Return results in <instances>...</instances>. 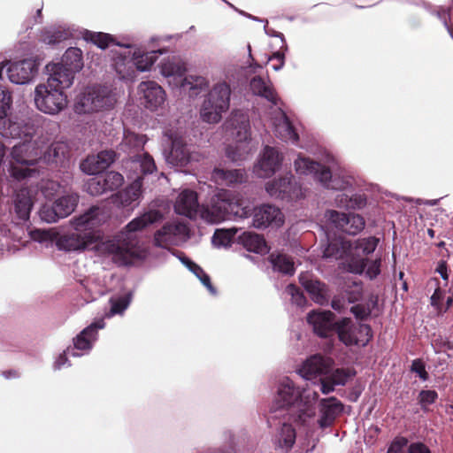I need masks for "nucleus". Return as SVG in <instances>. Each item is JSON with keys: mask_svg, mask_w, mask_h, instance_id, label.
<instances>
[{"mask_svg": "<svg viewBox=\"0 0 453 453\" xmlns=\"http://www.w3.org/2000/svg\"><path fill=\"white\" fill-rule=\"evenodd\" d=\"M421 8L426 10L431 15L436 16L441 21L449 36L453 40V27L449 24L446 18V14L441 12V10L435 11L434 5L432 3L426 0H424Z\"/></svg>", "mask_w": 453, "mask_h": 453, "instance_id": "603ef678", "label": "nucleus"}, {"mask_svg": "<svg viewBox=\"0 0 453 453\" xmlns=\"http://www.w3.org/2000/svg\"><path fill=\"white\" fill-rule=\"evenodd\" d=\"M291 179L292 175L287 174L282 178L269 181L265 185V190L272 197L297 198L298 195L296 194V188H294Z\"/></svg>", "mask_w": 453, "mask_h": 453, "instance_id": "bb28decb", "label": "nucleus"}, {"mask_svg": "<svg viewBox=\"0 0 453 453\" xmlns=\"http://www.w3.org/2000/svg\"><path fill=\"white\" fill-rule=\"evenodd\" d=\"M128 50H110L111 66L115 70L119 79L125 82L133 83L136 81L140 73L150 71L157 62L159 56L167 54V47L144 51L142 49L133 47Z\"/></svg>", "mask_w": 453, "mask_h": 453, "instance_id": "39448f33", "label": "nucleus"}, {"mask_svg": "<svg viewBox=\"0 0 453 453\" xmlns=\"http://www.w3.org/2000/svg\"><path fill=\"white\" fill-rule=\"evenodd\" d=\"M118 103V95L106 85L88 86L79 92L73 104V113H100L112 111Z\"/></svg>", "mask_w": 453, "mask_h": 453, "instance_id": "423d86ee", "label": "nucleus"}, {"mask_svg": "<svg viewBox=\"0 0 453 453\" xmlns=\"http://www.w3.org/2000/svg\"><path fill=\"white\" fill-rule=\"evenodd\" d=\"M244 117L245 115H234L226 126L227 134L234 139L226 149V156L234 162L247 159L256 149L250 139L249 121Z\"/></svg>", "mask_w": 453, "mask_h": 453, "instance_id": "1a4fd4ad", "label": "nucleus"}, {"mask_svg": "<svg viewBox=\"0 0 453 453\" xmlns=\"http://www.w3.org/2000/svg\"><path fill=\"white\" fill-rule=\"evenodd\" d=\"M131 302V295H126L121 296H114L110 299L111 309L109 312H107L104 317L111 318L117 314H123V312L127 309Z\"/></svg>", "mask_w": 453, "mask_h": 453, "instance_id": "c03bdc74", "label": "nucleus"}, {"mask_svg": "<svg viewBox=\"0 0 453 453\" xmlns=\"http://www.w3.org/2000/svg\"><path fill=\"white\" fill-rule=\"evenodd\" d=\"M12 91L0 84V113H12Z\"/></svg>", "mask_w": 453, "mask_h": 453, "instance_id": "8fccbe9b", "label": "nucleus"}, {"mask_svg": "<svg viewBox=\"0 0 453 453\" xmlns=\"http://www.w3.org/2000/svg\"><path fill=\"white\" fill-rule=\"evenodd\" d=\"M102 176L104 180L107 191L117 189L124 182L123 176L117 172H113V171L108 172L104 175H102Z\"/></svg>", "mask_w": 453, "mask_h": 453, "instance_id": "864d4df0", "label": "nucleus"}, {"mask_svg": "<svg viewBox=\"0 0 453 453\" xmlns=\"http://www.w3.org/2000/svg\"><path fill=\"white\" fill-rule=\"evenodd\" d=\"M79 203V196L75 193L68 194L56 199L53 205L44 204L39 211L42 220L47 223L57 222L71 215Z\"/></svg>", "mask_w": 453, "mask_h": 453, "instance_id": "2eb2a0df", "label": "nucleus"}, {"mask_svg": "<svg viewBox=\"0 0 453 453\" xmlns=\"http://www.w3.org/2000/svg\"><path fill=\"white\" fill-rule=\"evenodd\" d=\"M65 88L57 81H50L48 76L46 83H40L35 88L34 102L36 109L41 113H61L69 104L67 95L63 91Z\"/></svg>", "mask_w": 453, "mask_h": 453, "instance_id": "9d476101", "label": "nucleus"}, {"mask_svg": "<svg viewBox=\"0 0 453 453\" xmlns=\"http://www.w3.org/2000/svg\"><path fill=\"white\" fill-rule=\"evenodd\" d=\"M0 134L4 137H21L19 126L15 122H12L8 115H0Z\"/></svg>", "mask_w": 453, "mask_h": 453, "instance_id": "a18cd8bd", "label": "nucleus"}, {"mask_svg": "<svg viewBox=\"0 0 453 453\" xmlns=\"http://www.w3.org/2000/svg\"><path fill=\"white\" fill-rule=\"evenodd\" d=\"M334 314L330 311H313L307 316V321L320 337H326L334 328Z\"/></svg>", "mask_w": 453, "mask_h": 453, "instance_id": "a878e982", "label": "nucleus"}, {"mask_svg": "<svg viewBox=\"0 0 453 453\" xmlns=\"http://www.w3.org/2000/svg\"><path fill=\"white\" fill-rule=\"evenodd\" d=\"M42 62V58L38 55L8 62L6 68L8 80L16 85L29 84L38 74Z\"/></svg>", "mask_w": 453, "mask_h": 453, "instance_id": "f8f14e48", "label": "nucleus"}, {"mask_svg": "<svg viewBox=\"0 0 453 453\" xmlns=\"http://www.w3.org/2000/svg\"><path fill=\"white\" fill-rule=\"evenodd\" d=\"M288 52V45L287 42H281L280 49L273 51L272 53V56H270V58H272V60L273 59L277 60L278 63H280V62L286 63V56H287Z\"/></svg>", "mask_w": 453, "mask_h": 453, "instance_id": "e2e57ef3", "label": "nucleus"}, {"mask_svg": "<svg viewBox=\"0 0 453 453\" xmlns=\"http://www.w3.org/2000/svg\"><path fill=\"white\" fill-rule=\"evenodd\" d=\"M295 168L297 173L299 174H311L313 177L319 180V176L322 169H325V166H322L319 163L311 160L308 157L299 156L295 160Z\"/></svg>", "mask_w": 453, "mask_h": 453, "instance_id": "a19ab883", "label": "nucleus"}, {"mask_svg": "<svg viewBox=\"0 0 453 453\" xmlns=\"http://www.w3.org/2000/svg\"><path fill=\"white\" fill-rule=\"evenodd\" d=\"M137 90L140 104L150 111H157L166 101L165 91L154 81H142Z\"/></svg>", "mask_w": 453, "mask_h": 453, "instance_id": "a211bd4d", "label": "nucleus"}, {"mask_svg": "<svg viewBox=\"0 0 453 453\" xmlns=\"http://www.w3.org/2000/svg\"><path fill=\"white\" fill-rule=\"evenodd\" d=\"M127 168L134 172V176L130 175L129 177H135V179L124 190L116 194L112 197V202L119 207L131 206L134 208L139 204L142 196V183L139 173H151L156 169V165L153 158L147 153H144L127 161Z\"/></svg>", "mask_w": 453, "mask_h": 453, "instance_id": "0eeeda50", "label": "nucleus"}, {"mask_svg": "<svg viewBox=\"0 0 453 453\" xmlns=\"http://www.w3.org/2000/svg\"><path fill=\"white\" fill-rule=\"evenodd\" d=\"M319 417L317 424L320 428H326L333 425L334 419L342 412L343 406L335 397L323 398L319 404ZM316 420L314 419V423Z\"/></svg>", "mask_w": 453, "mask_h": 453, "instance_id": "5701e85b", "label": "nucleus"}, {"mask_svg": "<svg viewBox=\"0 0 453 453\" xmlns=\"http://www.w3.org/2000/svg\"><path fill=\"white\" fill-rule=\"evenodd\" d=\"M243 246L251 252L264 254L268 251L265 241L262 236L255 233H244L241 237Z\"/></svg>", "mask_w": 453, "mask_h": 453, "instance_id": "ea45409f", "label": "nucleus"}, {"mask_svg": "<svg viewBox=\"0 0 453 453\" xmlns=\"http://www.w3.org/2000/svg\"><path fill=\"white\" fill-rule=\"evenodd\" d=\"M453 296L447 295L445 290L437 288L431 296V304L435 307L438 312H445L451 306Z\"/></svg>", "mask_w": 453, "mask_h": 453, "instance_id": "79ce46f5", "label": "nucleus"}, {"mask_svg": "<svg viewBox=\"0 0 453 453\" xmlns=\"http://www.w3.org/2000/svg\"><path fill=\"white\" fill-rule=\"evenodd\" d=\"M283 221V214L277 207L264 204L255 210L253 226L257 228H265L270 225L279 226Z\"/></svg>", "mask_w": 453, "mask_h": 453, "instance_id": "b1692460", "label": "nucleus"}, {"mask_svg": "<svg viewBox=\"0 0 453 453\" xmlns=\"http://www.w3.org/2000/svg\"><path fill=\"white\" fill-rule=\"evenodd\" d=\"M174 210L176 213L189 219L201 218L211 224H218L232 216L247 218L251 209L239 192L219 189L207 205H199L196 193L184 189L178 196Z\"/></svg>", "mask_w": 453, "mask_h": 453, "instance_id": "f03ea898", "label": "nucleus"}, {"mask_svg": "<svg viewBox=\"0 0 453 453\" xmlns=\"http://www.w3.org/2000/svg\"><path fill=\"white\" fill-rule=\"evenodd\" d=\"M300 282L316 303L323 305L327 303V288L324 283L311 278L307 274L300 275Z\"/></svg>", "mask_w": 453, "mask_h": 453, "instance_id": "c85d7f7f", "label": "nucleus"}, {"mask_svg": "<svg viewBox=\"0 0 453 453\" xmlns=\"http://www.w3.org/2000/svg\"><path fill=\"white\" fill-rule=\"evenodd\" d=\"M66 29L61 26H49L43 27L41 34L42 42L50 46L58 45L68 38Z\"/></svg>", "mask_w": 453, "mask_h": 453, "instance_id": "58836bf2", "label": "nucleus"}, {"mask_svg": "<svg viewBox=\"0 0 453 453\" xmlns=\"http://www.w3.org/2000/svg\"><path fill=\"white\" fill-rule=\"evenodd\" d=\"M326 217L335 225L336 227L349 234H356L365 227V220L358 214H345L336 211H328Z\"/></svg>", "mask_w": 453, "mask_h": 453, "instance_id": "4be33fe9", "label": "nucleus"}, {"mask_svg": "<svg viewBox=\"0 0 453 453\" xmlns=\"http://www.w3.org/2000/svg\"><path fill=\"white\" fill-rule=\"evenodd\" d=\"M83 66L82 50L78 47H69L59 61L46 64L43 71L50 76V81H57L62 88H70L73 84L75 74L80 73Z\"/></svg>", "mask_w": 453, "mask_h": 453, "instance_id": "6e6552de", "label": "nucleus"}, {"mask_svg": "<svg viewBox=\"0 0 453 453\" xmlns=\"http://www.w3.org/2000/svg\"><path fill=\"white\" fill-rule=\"evenodd\" d=\"M296 439V433L295 428L288 423H283L274 434L273 444L282 452L288 453L293 448Z\"/></svg>", "mask_w": 453, "mask_h": 453, "instance_id": "7c9ffc66", "label": "nucleus"}, {"mask_svg": "<svg viewBox=\"0 0 453 453\" xmlns=\"http://www.w3.org/2000/svg\"><path fill=\"white\" fill-rule=\"evenodd\" d=\"M34 146L30 142H23L15 144L12 151V159L8 165V172L16 179H23L30 175V170L27 165H34L36 157L39 155L37 151L32 152Z\"/></svg>", "mask_w": 453, "mask_h": 453, "instance_id": "4468645a", "label": "nucleus"}, {"mask_svg": "<svg viewBox=\"0 0 453 453\" xmlns=\"http://www.w3.org/2000/svg\"><path fill=\"white\" fill-rule=\"evenodd\" d=\"M408 444V440L404 437H396L391 442L387 453H403Z\"/></svg>", "mask_w": 453, "mask_h": 453, "instance_id": "680f3d73", "label": "nucleus"}, {"mask_svg": "<svg viewBox=\"0 0 453 453\" xmlns=\"http://www.w3.org/2000/svg\"><path fill=\"white\" fill-rule=\"evenodd\" d=\"M33 206L32 191L28 188H21L16 195L14 200L15 213L21 220L29 219Z\"/></svg>", "mask_w": 453, "mask_h": 453, "instance_id": "f704fd0d", "label": "nucleus"}, {"mask_svg": "<svg viewBox=\"0 0 453 453\" xmlns=\"http://www.w3.org/2000/svg\"><path fill=\"white\" fill-rule=\"evenodd\" d=\"M212 180L219 185L242 183L245 180V173L242 169L223 170L215 168L211 173Z\"/></svg>", "mask_w": 453, "mask_h": 453, "instance_id": "4c0bfd02", "label": "nucleus"}, {"mask_svg": "<svg viewBox=\"0 0 453 453\" xmlns=\"http://www.w3.org/2000/svg\"><path fill=\"white\" fill-rule=\"evenodd\" d=\"M438 395L434 390H422L418 395V401L422 408H426L427 405L432 404L437 399Z\"/></svg>", "mask_w": 453, "mask_h": 453, "instance_id": "bf43d9fd", "label": "nucleus"}, {"mask_svg": "<svg viewBox=\"0 0 453 453\" xmlns=\"http://www.w3.org/2000/svg\"><path fill=\"white\" fill-rule=\"evenodd\" d=\"M258 69H263V66L257 62L245 66H233L226 71V80H229L234 89L247 90L256 96L257 100L258 98L265 100L271 111L265 113H291L273 88L268 75L266 77L260 75L249 77L250 74H255Z\"/></svg>", "mask_w": 453, "mask_h": 453, "instance_id": "20e7f679", "label": "nucleus"}, {"mask_svg": "<svg viewBox=\"0 0 453 453\" xmlns=\"http://www.w3.org/2000/svg\"><path fill=\"white\" fill-rule=\"evenodd\" d=\"M411 371L416 372L423 380L427 379V372L424 364L420 360H414L411 365Z\"/></svg>", "mask_w": 453, "mask_h": 453, "instance_id": "0e129e2a", "label": "nucleus"}, {"mask_svg": "<svg viewBox=\"0 0 453 453\" xmlns=\"http://www.w3.org/2000/svg\"><path fill=\"white\" fill-rule=\"evenodd\" d=\"M282 159L275 148L265 146L254 165L253 173L259 178L271 177L280 169Z\"/></svg>", "mask_w": 453, "mask_h": 453, "instance_id": "6ab92c4d", "label": "nucleus"}, {"mask_svg": "<svg viewBox=\"0 0 453 453\" xmlns=\"http://www.w3.org/2000/svg\"><path fill=\"white\" fill-rule=\"evenodd\" d=\"M81 35L82 38L87 42H90L103 50H105L111 46H118L122 49H131L133 47V42H131L129 38L118 40L115 35L109 33L94 32L83 29Z\"/></svg>", "mask_w": 453, "mask_h": 453, "instance_id": "412c9836", "label": "nucleus"}, {"mask_svg": "<svg viewBox=\"0 0 453 453\" xmlns=\"http://www.w3.org/2000/svg\"><path fill=\"white\" fill-rule=\"evenodd\" d=\"M188 237V228L184 223L171 221L155 232L153 243L157 247L169 249L184 242Z\"/></svg>", "mask_w": 453, "mask_h": 453, "instance_id": "dca6fc26", "label": "nucleus"}, {"mask_svg": "<svg viewBox=\"0 0 453 453\" xmlns=\"http://www.w3.org/2000/svg\"><path fill=\"white\" fill-rule=\"evenodd\" d=\"M318 397L315 390L296 387L289 378H284L278 384L271 410L276 411L288 409L293 422L297 426L311 428L314 425V404Z\"/></svg>", "mask_w": 453, "mask_h": 453, "instance_id": "7ed1b4c3", "label": "nucleus"}, {"mask_svg": "<svg viewBox=\"0 0 453 453\" xmlns=\"http://www.w3.org/2000/svg\"><path fill=\"white\" fill-rule=\"evenodd\" d=\"M159 72L165 78L178 77L181 78L185 72L184 62L180 58L174 56H167L164 58L158 65Z\"/></svg>", "mask_w": 453, "mask_h": 453, "instance_id": "e433bc0d", "label": "nucleus"}, {"mask_svg": "<svg viewBox=\"0 0 453 453\" xmlns=\"http://www.w3.org/2000/svg\"><path fill=\"white\" fill-rule=\"evenodd\" d=\"M380 265L381 259L378 257L374 260H367L365 259V268L363 273H365V275L372 280L375 279L380 273Z\"/></svg>", "mask_w": 453, "mask_h": 453, "instance_id": "4d7b16f0", "label": "nucleus"}, {"mask_svg": "<svg viewBox=\"0 0 453 453\" xmlns=\"http://www.w3.org/2000/svg\"><path fill=\"white\" fill-rule=\"evenodd\" d=\"M57 233L52 230H35L31 232V237L33 240L39 242H46L52 240H57Z\"/></svg>", "mask_w": 453, "mask_h": 453, "instance_id": "13d9d810", "label": "nucleus"}, {"mask_svg": "<svg viewBox=\"0 0 453 453\" xmlns=\"http://www.w3.org/2000/svg\"><path fill=\"white\" fill-rule=\"evenodd\" d=\"M336 203L340 207H342V208H347V209H355L356 208V205L354 204V203H356V200L353 201L352 199H349L348 196L345 195L339 196V197L336 200Z\"/></svg>", "mask_w": 453, "mask_h": 453, "instance_id": "69168bd1", "label": "nucleus"}, {"mask_svg": "<svg viewBox=\"0 0 453 453\" xmlns=\"http://www.w3.org/2000/svg\"><path fill=\"white\" fill-rule=\"evenodd\" d=\"M339 340L346 346H365L372 338L371 327L365 324L355 325L349 318L334 323Z\"/></svg>", "mask_w": 453, "mask_h": 453, "instance_id": "ddd939ff", "label": "nucleus"}, {"mask_svg": "<svg viewBox=\"0 0 453 453\" xmlns=\"http://www.w3.org/2000/svg\"><path fill=\"white\" fill-rule=\"evenodd\" d=\"M233 90L229 80L213 84L203 96L199 113H242L236 108L229 111Z\"/></svg>", "mask_w": 453, "mask_h": 453, "instance_id": "9b49d317", "label": "nucleus"}, {"mask_svg": "<svg viewBox=\"0 0 453 453\" xmlns=\"http://www.w3.org/2000/svg\"><path fill=\"white\" fill-rule=\"evenodd\" d=\"M270 262L275 271L286 273L293 274L295 272L293 261L286 255L282 254H272L270 256Z\"/></svg>", "mask_w": 453, "mask_h": 453, "instance_id": "37998d69", "label": "nucleus"}, {"mask_svg": "<svg viewBox=\"0 0 453 453\" xmlns=\"http://www.w3.org/2000/svg\"><path fill=\"white\" fill-rule=\"evenodd\" d=\"M354 375L355 372L350 369H336L333 372L330 378L333 380V384L344 385Z\"/></svg>", "mask_w": 453, "mask_h": 453, "instance_id": "6e6d98bb", "label": "nucleus"}, {"mask_svg": "<svg viewBox=\"0 0 453 453\" xmlns=\"http://www.w3.org/2000/svg\"><path fill=\"white\" fill-rule=\"evenodd\" d=\"M236 233L235 229H218L212 237V243L216 247H227L232 243V240Z\"/></svg>", "mask_w": 453, "mask_h": 453, "instance_id": "09e8293b", "label": "nucleus"}, {"mask_svg": "<svg viewBox=\"0 0 453 453\" xmlns=\"http://www.w3.org/2000/svg\"><path fill=\"white\" fill-rule=\"evenodd\" d=\"M351 242L344 238H335L328 243L323 252L326 258L342 259L345 258L344 267L347 269L348 261L350 258Z\"/></svg>", "mask_w": 453, "mask_h": 453, "instance_id": "cd10ccee", "label": "nucleus"}, {"mask_svg": "<svg viewBox=\"0 0 453 453\" xmlns=\"http://www.w3.org/2000/svg\"><path fill=\"white\" fill-rule=\"evenodd\" d=\"M169 142H172V149L167 157V161L175 165H185L188 160V152L184 146V142L180 136L176 134H166Z\"/></svg>", "mask_w": 453, "mask_h": 453, "instance_id": "2f4dec72", "label": "nucleus"}, {"mask_svg": "<svg viewBox=\"0 0 453 453\" xmlns=\"http://www.w3.org/2000/svg\"><path fill=\"white\" fill-rule=\"evenodd\" d=\"M109 217L104 208L90 207L69 220L73 232L58 234L56 246L65 251H83L93 247L98 255L111 257L115 263L121 265L144 259L149 251L138 240L137 232L159 221L162 214L157 211L145 212L130 221L112 239L98 242L101 234L96 228L104 224Z\"/></svg>", "mask_w": 453, "mask_h": 453, "instance_id": "f257e3e1", "label": "nucleus"}, {"mask_svg": "<svg viewBox=\"0 0 453 453\" xmlns=\"http://www.w3.org/2000/svg\"><path fill=\"white\" fill-rule=\"evenodd\" d=\"M379 239L373 236L359 238L351 242L350 258L347 264V271L361 274L365 268V259L360 256L372 254L377 248Z\"/></svg>", "mask_w": 453, "mask_h": 453, "instance_id": "f3484780", "label": "nucleus"}, {"mask_svg": "<svg viewBox=\"0 0 453 453\" xmlns=\"http://www.w3.org/2000/svg\"><path fill=\"white\" fill-rule=\"evenodd\" d=\"M334 365L331 357L313 355L307 358L299 369V374L306 380H312L329 373Z\"/></svg>", "mask_w": 453, "mask_h": 453, "instance_id": "aec40b11", "label": "nucleus"}, {"mask_svg": "<svg viewBox=\"0 0 453 453\" xmlns=\"http://www.w3.org/2000/svg\"><path fill=\"white\" fill-rule=\"evenodd\" d=\"M60 185L53 180H48L42 186V192L47 199H51L55 195L59 193Z\"/></svg>", "mask_w": 453, "mask_h": 453, "instance_id": "052dcab7", "label": "nucleus"}, {"mask_svg": "<svg viewBox=\"0 0 453 453\" xmlns=\"http://www.w3.org/2000/svg\"><path fill=\"white\" fill-rule=\"evenodd\" d=\"M408 451L409 453H431L429 449L421 442L411 443Z\"/></svg>", "mask_w": 453, "mask_h": 453, "instance_id": "774afa93", "label": "nucleus"}, {"mask_svg": "<svg viewBox=\"0 0 453 453\" xmlns=\"http://www.w3.org/2000/svg\"><path fill=\"white\" fill-rule=\"evenodd\" d=\"M105 323L103 319L90 324L73 340L74 348L80 350H89L93 342L96 340L97 330L103 329Z\"/></svg>", "mask_w": 453, "mask_h": 453, "instance_id": "c756f323", "label": "nucleus"}, {"mask_svg": "<svg viewBox=\"0 0 453 453\" xmlns=\"http://www.w3.org/2000/svg\"><path fill=\"white\" fill-rule=\"evenodd\" d=\"M335 384H333V380L331 378L321 379L320 381V390L323 394H329L334 390Z\"/></svg>", "mask_w": 453, "mask_h": 453, "instance_id": "338daca9", "label": "nucleus"}, {"mask_svg": "<svg viewBox=\"0 0 453 453\" xmlns=\"http://www.w3.org/2000/svg\"><path fill=\"white\" fill-rule=\"evenodd\" d=\"M319 181L326 188L335 190L346 189L352 184V179L350 176L340 175L337 173H334L333 176L331 171L327 168L321 170L319 176Z\"/></svg>", "mask_w": 453, "mask_h": 453, "instance_id": "473e14b6", "label": "nucleus"}, {"mask_svg": "<svg viewBox=\"0 0 453 453\" xmlns=\"http://www.w3.org/2000/svg\"><path fill=\"white\" fill-rule=\"evenodd\" d=\"M181 262L188 267V269L196 274V276L201 280V282L207 288L211 294L215 295L216 289L211 283L210 277L203 272V270L189 260L188 258H180Z\"/></svg>", "mask_w": 453, "mask_h": 453, "instance_id": "49530a36", "label": "nucleus"}, {"mask_svg": "<svg viewBox=\"0 0 453 453\" xmlns=\"http://www.w3.org/2000/svg\"><path fill=\"white\" fill-rule=\"evenodd\" d=\"M67 153V143L65 142H57L52 143L49 150L44 152L43 157L47 162L57 161L60 157H65Z\"/></svg>", "mask_w": 453, "mask_h": 453, "instance_id": "de8ad7c7", "label": "nucleus"}, {"mask_svg": "<svg viewBox=\"0 0 453 453\" xmlns=\"http://www.w3.org/2000/svg\"><path fill=\"white\" fill-rule=\"evenodd\" d=\"M33 206L32 191L28 188H21L16 195L14 200L15 213L21 220L29 219Z\"/></svg>", "mask_w": 453, "mask_h": 453, "instance_id": "c9c22d12", "label": "nucleus"}, {"mask_svg": "<svg viewBox=\"0 0 453 453\" xmlns=\"http://www.w3.org/2000/svg\"><path fill=\"white\" fill-rule=\"evenodd\" d=\"M115 153L112 150H104L97 155L87 157L81 164V169L83 173L94 175L97 174L110 166L114 161Z\"/></svg>", "mask_w": 453, "mask_h": 453, "instance_id": "393cba45", "label": "nucleus"}, {"mask_svg": "<svg viewBox=\"0 0 453 453\" xmlns=\"http://www.w3.org/2000/svg\"><path fill=\"white\" fill-rule=\"evenodd\" d=\"M86 190L91 196H100L107 192L103 176L97 175L89 179L86 183Z\"/></svg>", "mask_w": 453, "mask_h": 453, "instance_id": "3c124183", "label": "nucleus"}, {"mask_svg": "<svg viewBox=\"0 0 453 453\" xmlns=\"http://www.w3.org/2000/svg\"><path fill=\"white\" fill-rule=\"evenodd\" d=\"M146 142L144 135H138L132 132H125L123 143L130 148H142Z\"/></svg>", "mask_w": 453, "mask_h": 453, "instance_id": "5fc2aeb1", "label": "nucleus"}, {"mask_svg": "<svg viewBox=\"0 0 453 453\" xmlns=\"http://www.w3.org/2000/svg\"><path fill=\"white\" fill-rule=\"evenodd\" d=\"M275 134L286 142H296L298 134L288 115H276L273 119Z\"/></svg>", "mask_w": 453, "mask_h": 453, "instance_id": "72a5a7b5", "label": "nucleus"}]
</instances>
